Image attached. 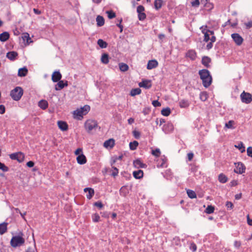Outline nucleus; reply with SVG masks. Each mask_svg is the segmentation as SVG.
Wrapping results in <instances>:
<instances>
[{
	"label": "nucleus",
	"instance_id": "f257e3e1",
	"mask_svg": "<svg viewBox=\"0 0 252 252\" xmlns=\"http://www.w3.org/2000/svg\"><path fill=\"white\" fill-rule=\"evenodd\" d=\"M198 74L203 86L206 88H208L212 82V77L209 70L206 69H201L199 71Z\"/></svg>",
	"mask_w": 252,
	"mask_h": 252
},
{
	"label": "nucleus",
	"instance_id": "f03ea898",
	"mask_svg": "<svg viewBox=\"0 0 252 252\" xmlns=\"http://www.w3.org/2000/svg\"><path fill=\"white\" fill-rule=\"evenodd\" d=\"M25 243L24 234L22 232H20L18 235L13 236L10 242L11 246L14 248L24 245Z\"/></svg>",
	"mask_w": 252,
	"mask_h": 252
},
{
	"label": "nucleus",
	"instance_id": "7ed1b4c3",
	"mask_svg": "<svg viewBox=\"0 0 252 252\" xmlns=\"http://www.w3.org/2000/svg\"><path fill=\"white\" fill-rule=\"evenodd\" d=\"M90 110V107L89 105H86L84 107L78 109L73 112L74 118L81 120L84 115L87 114Z\"/></svg>",
	"mask_w": 252,
	"mask_h": 252
},
{
	"label": "nucleus",
	"instance_id": "20e7f679",
	"mask_svg": "<svg viewBox=\"0 0 252 252\" xmlns=\"http://www.w3.org/2000/svg\"><path fill=\"white\" fill-rule=\"evenodd\" d=\"M23 93V90L21 87H16L11 91L10 95L14 100L18 101L22 96Z\"/></svg>",
	"mask_w": 252,
	"mask_h": 252
},
{
	"label": "nucleus",
	"instance_id": "39448f33",
	"mask_svg": "<svg viewBox=\"0 0 252 252\" xmlns=\"http://www.w3.org/2000/svg\"><path fill=\"white\" fill-rule=\"evenodd\" d=\"M97 126V122L92 119L87 120L84 124L85 128L88 133H91L93 130L95 129Z\"/></svg>",
	"mask_w": 252,
	"mask_h": 252
},
{
	"label": "nucleus",
	"instance_id": "423d86ee",
	"mask_svg": "<svg viewBox=\"0 0 252 252\" xmlns=\"http://www.w3.org/2000/svg\"><path fill=\"white\" fill-rule=\"evenodd\" d=\"M202 32L204 34V41L208 42L210 40L211 37L215 36L214 32L207 29V26H202L200 28Z\"/></svg>",
	"mask_w": 252,
	"mask_h": 252
},
{
	"label": "nucleus",
	"instance_id": "0eeeda50",
	"mask_svg": "<svg viewBox=\"0 0 252 252\" xmlns=\"http://www.w3.org/2000/svg\"><path fill=\"white\" fill-rule=\"evenodd\" d=\"M145 10L144 7L142 5H139L137 7V12L138 13V18L140 21H143L146 18V15L144 12Z\"/></svg>",
	"mask_w": 252,
	"mask_h": 252
},
{
	"label": "nucleus",
	"instance_id": "6e6552de",
	"mask_svg": "<svg viewBox=\"0 0 252 252\" xmlns=\"http://www.w3.org/2000/svg\"><path fill=\"white\" fill-rule=\"evenodd\" d=\"M240 96L242 101L244 103L248 104L251 102V101H252V97L250 93H245V92H243L241 94Z\"/></svg>",
	"mask_w": 252,
	"mask_h": 252
},
{
	"label": "nucleus",
	"instance_id": "1a4fd4ad",
	"mask_svg": "<svg viewBox=\"0 0 252 252\" xmlns=\"http://www.w3.org/2000/svg\"><path fill=\"white\" fill-rule=\"evenodd\" d=\"M231 37L235 44L238 46L241 45L244 41L242 37L239 34L237 33L232 34Z\"/></svg>",
	"mask_w": 252,
	"mask_h": 252
},
{
	"label": "nucleus",
	"instance_id": "9d476101",
	"mask_svg": "<svg viewBox=\"0 0 252 252\" xmlns=\"http://www.w3.org/2000/svg\"><path fill=\"white\" fill-rule=\"evenodd\" d=\"M138 85L141 88L149 89L152 87V81L150 80L144 79L139 83Z\"/></svg>",
	"mask_w": 252,
	"mask_h": 252
},
{
	"label": "nucleus",
	"instance_id": "9b49d317",
	"mask_svg": "<svg viewBox=\"0 0 252 252\" xmlns=\"http://www.w3.org/2000/svg\"><path fill=\"white\" fill-rule=\"evenodd\" d=\"M186 57L191 61H194L197 58V53L194 50H189L186 53Z\"/></svg>",
	"mask_w": 252,
	"mask_h": 252
},
{
	"label": "nucleus",
	"instance_id": "f8f14e48",
	"mask_svg": "<svg viewBox=\"0 0 252 252\" xmlns=\"http://www.w3.org/2000/svg\"><path fill=\"white\" fill-rule=\"evenodd\" d=\"M115 144V140L113 138L105 141L103 143V146L107 149H112Z\"/></svg>",
	"mask_w": 252,
	"mask_h": 252
},
{
	"label": "nucleus",
	"instance_id": "ddd939ff",
	"mask_svg": "<svg viewBox=\"0 0 252 252\" xmlns=\"http://www.w3.org/2000/svg\"><path fill=\"white\" fill-rule=\"evenodd\" d=\"M246 167L245 165L241 163H238L234 169V172L238 174H242L245 172Z\"/></svg>",
	"mask_w": 252,
	"mask_h": 252
},
{
	"label": "nucleus",
	"instance_id": "4468645a",
	"mask_svg": "<svg viewBox=\"0 0 252 252\" xmlns=\"http://www.w3.org/2000/svg\"><path fill=\"white\" fill-rule=\"evenodd\" d=\"M158 62L156 60H150L148 62L147 68L148 69H152L157 67L158 66Z\"/></svg>",
	"mask_w": 252,
	"mask_h": 252
},
{
	"label": "nucleus",
	"instance_id": "2eb2a0df",
	"mask_svg": "<svg viewBox=\"0 0 252 252\" xmlns=\"http://www.w3.org/2000/svg\"><path fill=\"white\" fill-rule=\"evenodd\" d=\"M62 74L59 71H55L52 74V80L54 82H57L61 80V79L62 78Z\"/></svg>",
	"mask_w": 252,
	"mask_h": 252
},
{
	"label": "nucleus",
	"instance_id": "dca6fc26",
	"mask_svg": "<svg viewBox=\"0 0 252 252\" xmlns=\"http://www.w3.org/2000/svg\"><path fill=\"white\" fill-rule=\"evenodd\" d=\"M133 164L134 166L137 168H145L147 167V165L145 163H143L141 161V160H140L139 159L134 160Z\"/></svg>",
	"mask_w": 252,
	"mask_h": 252
},
{
	"label": "nucleus",
	"instance_id": "f3484780",
	"mask_svg": "<svg viewBox=\"0 0 252 252\" xmlns=\"http://www.w3.org/2000/svg\"><path fill=\"white\" fill-rule=\"evenodd\" d=\"M59 128L62 131H66L68 129V125L64 121H59L57 123Z\"/></svg>",
	"mask_w": 252,
	"mask_h": 252
},
{
	"label": "nucleus",
	"instance_id": "a211bd4d",
	"mask_svg": "<svg viewBox=\"0 0 252 252\" xmlns=\"http://www.w3.org/2000/svg\"><path fill=\"white\" fill-rule=\"evenodd\" d=\"M77 163L79 164H84L87 162V158L85 156L82 154L78 156L76 158Z\"/></svg>",
	"mask_w": 252,
	"mask_h": 252
},
{
	"label": "nucleus",
	"instance_id": "6ab92c4d",
	"mask_svg": "<svg viewBox=\"0 0 252 252\" xmlns=\"http://www.w3.org/2000/svg\"><path fill=\"white\" fill-rule=\"evenodd\" d=\"M84 191L86 192H88V193L86 194V197L88 199H91L93 196L94 195V189L92 188H85Z\"/></svg>",
	"mask_w": 252,
	"mask_h": 252
},
{
	"label": "nucleus",
	"instance_id": "aec40b11",
	"mask_svg": "<svg viewBox=\"0 0 252 252\" xmlns=\"http://www.w3.org/2000/svg\"><path fill=\"white\" fill-rule=\"evenodd\" d=\"M211 62V59L207 56H204L202 58L201 63L207 68L210 67V63Z\"/></svg>",
	"mask_w": 252,
	"mask_h": 252
},
{
	"label": "nucleus",
	"instance_id": "412c9836",
	"mask_svg": "<svg viewBox=\"0 0 252 252\" xmlns=\"http://www.w3.org/2000/svg\"><path fill=\"white\" fill-rule=\"evenodd\" d=\"M67 85L68 83L67 81H65V83H64L63 81L60 80L56 85L55 89L56 90H60L63 89L64 87L67 86Z\"/></svg>",
	"mask_w": 252,
	"mask_h": 252
},
{
	"label": "nucleus",
	"instance_id": "4be33fe9",
	"mask_svg": "<svg viewBox=\"0 0 252 252\" xmlns=\"http://www.w3.org/2000/svg\"><path fill=\"white\" fill-rule=\"evenodd\" d=\"M18 56V53L15 51L8 52L6 54V57L11 61H14Z\"/></svg>",
	"mask_w": 252,
	"mask_h": 252
},
{
	"label": "nucleus",
	"instance_id": "5701e85b",
	"mask_svg": "<svg viewBox=\"0 0 252 252\" xmlns=\"http://www.w3.org/2000/svg\"><path fill=\"white\" fill-rule=\"evenodd\" d=\"M28 70L26 67L21 68L18 70V75L20 77H24L27 75Z\"/></svg>",
	"mask_w": 252,
	"mask_h": 252
},
{
	"label": "nucleus",
	"instance_id": "b1692460",
	"mask_svg": "<svg viewBox=\"0 0 252 252\" xmlns=\"http://www.w3.org/2000/svg\"><path fill=\"white\" fill-rule=\"evenodd\" d=\"M7 222H3L0 224V234L2 235L5 233L7 230Z\"/></svg>",
	"mask_w": 252,
	"mask_h": 252
},
{
	"label": "nucleus",
	"instance_id": "393cba45",
	"mask_svg": "<svg viewBox=\"0 0 252 252\" xmlns=\"http://www.w3.org/2000/svg\"><path fill=\"white\" fill-rule=\"evenodd\" d=\"M38 106L43 110H45L48 107V103L45 100H41L38 102Z\"/></svg>",
	"mask_w": 252,
	"mask_h": 252
},
{
	"label": "nucleus",
	"instance_id": "a878e982",
	"mask_svg": "<svg viewBox=\"0 0 252 252\" xmlns=\"http://www.w3.org/2000/svg\"><path fill=\"white\" fill-rule=\"evenodd\" d=\"M9 38V34L8 32H5L0 34V40L5 42Z\"/></svg>",
	"mask_w": 252,
	"mask_h": 252
},
{
	"label": "nucleus",
	"instance_id": "bb28decb",
	"mask_svg": "<svg viewBox=\"0 0 252 252\" xmlns=\"http://www.w3.org/2000/svg\"><path fill=\"white\" fill-rule=\"evenodd\" d=\"M96 21L98 27H101L104 24V19L101 16H97L96 19Z\"/></svg>",
	"mask_w": 252,
	"mask_h": 252
},
{
	"label": "nucleus",
	"instance_id": "cd10ccee",
	"mask_svg": "<svg viewBox=\"0 0 252 252\" xmlns=\"http://www.w3.org/2000/svg\"><path fill=\"white\" fill-rule=\"evenodd\" d=\"M133 177L136 179H141L143 176V172L142 170H138L133 172Z\"/></svg>",
	"mask_w": 252,
	"mask_h": 252
},
{
	"label": "nucleus",
	"instance_id": "c85d7f7f",
	"mask_svg": "<svg viewBox=\"0 0 252 252\" xmlns=\"http://www.w3.org/2000/svg\"><path fill=\"white\" fill-rule=\"evenodd\" d=\"M22 38L24 41H26L27 44H29L32 42L30 35L28 33L25 32L22 34Z\"/></svg>",
	"mask_w": 252,
	"mask_h": 252
},
{
	"label": "nucleus",
	"instance_id": "c756f323",
	"mask_svg": "<svg viewBox=\"0 0 252 252\" xmlns=\"http://www.w3.org/2000/svg\"><path fill=\"white\" fill-rule=\"evenodd\" d=\"M163 0H155L154 6L156 10H158L162 6Z\"/></svg>",
	"mask_w": 252,
	"mask_h": 252
},
{
	"label": "nucleus",
	"instance_id": "7c9ffc66",
	"mask_svg": "<svg viewBox=\"0 0 252 252\" xmlns=\"http://www.w3.org/2000/svg\"><path fill=\"white\" fill-rule=\"evenodd\" d=\"M218 180L221 183H225L228 180L227 177L223 173H221L219 175Z\"/></svg>",
	"mask_w": 252,
	"mask_h": 252
},
{
	"label": "nucleus",
	"instance_id": "2f4dec72",
	"mask_svg": "<svg viewBox=\"0 0 252 252\" xmlns=\"http://www.w3.org/2000/svg\"><path fill=\"white\" fill-rule=\"evenodd\" d=\"M179 105L181 108H187L189 106V102L187 100L182 99L180 101Z\"/></svg>",
	"mask_w": 252,
	"mask_h": 252
},
{
	"label": "nucleus",
	"instance_id": "473e14b6",
	"mask_svg": "<svg viewBox=\"0 0 252 252\" xmlns=\"http://www.w3.org/2000/svg\"><path fill=\"white\" fill-rule=\"evenodd\" d=\"M216 40V37L215 36H212L210 38V42L208 43L206 46L207 50H210L213 47V43Z\"/></svg>",
	"mask_w": 252,
	"mask_h": 252
},
{
	"label": "nucleus",
	"instance_id": "72a5a7b5",
	"mask_svg": "<svg viewBox=\"0 0 252 252\" xmlns=\"http://www.w3.org/2000/svg\"><path fill=\"white\" fill-rule=\"evenodd\" d=\"M101 62L104 64H107L109 63V56L107 54L104 53L102 55Z\"/></svg>",
	"mask_w": 252,
	"mask_h": 252
},
{
	"label": "nucleus",
	"instance_id": "f704fd0d",
	"mask_svg": "<svg viewBox=\"0 0 252 252\" xmlns=\"http://www.w3.org/2000/svg\"><path fill=\"white\" fill-rule=\"evenodd\" d=\"M199 97L202 101H205L208 99V94L206 92H202L200 94Z\"/></svg>",
	"mask_w": 252,
	"mask_h": 252
},
{
	"label": "nucleus",
	"instance_id": "c9c22d12",
	"mask_svg": "<svg viewBox=\"0 0 252 252\" xmlns=\"http://www.w3.org/2000/svg\"><path fill=\"white\" fill-rule=\"evenodd\" d=\"M151 154L153 156H155V157L158 158V157H159V156L161 154V152H160V150L159 149L156 148V149L152 150Z\"/></svg>",
	"mask_w": 252,
	"mask_h": 252
},
{
	"label": "nucleus",
	"instance_id": "e433bc0d",
	"mask_svg": "<svg viewBox=\"0 0 252 252\" xmlns=\"http://www.w3.org/2000/svg\"><path fill=\"white\" fill-rule=\"evenodd\" d=\"M97 44L101 48H105L107 47L108 45L107 42L101 39H99L97 40Z\"/></svg>",
	"mask_w": 252,
	"mask_h": 252
},
{
	"label": "nucleus",
	"instance_id": "4c0bfd02",
	"mask_svg": "<svg viewBox=\"0 0 252 252\" xmlns=\"http://www.w3.org/2000/svg\"><path fill=\"white\" fill-rule=\"evenodd\" d=\"M187 193L188 196L191 199L196 198V194L195 191L191 189H188L187 190Z\"/></svg>",
	"mask_w": 252,
	"mask_h": 252
},
{
	"label": "nucleus",
	"instance_id": "58836bf2",
	"mask_svg": "<svg viewBox=\"0 0 252 252\" xmlns=\"http://www.w3.org/2000/svg\"><path fill=\"white\" fill-rule=\"evenodd\" d=\"M119 68L121 71L125 72L128 70L129 67L127 64L125 63H119Z\"/></svg>",
	"mask_w": 252,
	"mask_h": 252
},
{
	"label": "nucleus",
	"instance_id": "ea45409f",
	"mask_svg": "<svg viewBox=\"0 0 252 252\" xmlns=\"http://www.w3.org/2000/svg\"><path fill=\"white\" fill-rule=\"evenodd\" d=\"M141 93V90L139 88H135L133 89L130 91V95L131 96H135L136 95H138L140 94Z\"/></svg>",
	"mask_w": 252,
	"mask_h": 252
},
{
	"label": "nucleus",
	"instance_id": "a19ab883",
	"mask_svg": "<svg viewBox=\"0 0 252 252\" xmlns=\"http://www.w3.org/2000/svg\"><path fill=\"white\" fill-rule=\"evenodd\" d=\"M161 113L163 116H168L171 113L170 109L168 107L163 108L161 110Z\"/></svg>",
	"mask_w": 252,
	"mask_h": 252
},
{
	"label": "nucleus",
	"instance_id": "79ce46f5",
	"mask_svg": "<svg viewBox=\"0 0 252 252\" xmlns=\"http://www.w3.org/2000/svg\"><path fill=\"white\" fill-rule=\"evenodd\" d=\"M235 124V122L233 120H230L226 123L225 125V127L229 129H233L234 127L233 126V125Z\"/></svg>",
	"mask_w": 252,
	"mask_h": 252
},
{
	"label": "nucleus",
	"instance_id": "37998d69",
	"mask_svg": "<svg viewBox=\"0 0 252 252\" xmlns=\"http://www.w3.org/2000/svg\"><path fill=\"white\" fill-rule=\"evenodd\" d=\"M129 148L131 150H135L138 146V142L136 141H134L132 142L129 143Z\"/></svg>",
	"mask_w": 252,
	"mask_h": 252
},
{
	"label": "nucleus",
	"instance_id": "c03bdc74",
	"mask_svg": "<svg viewBox=\"0 0 252 252\" xmlns=\"http://www.w3.org/2000/svg\"><path fill=\"white\" fill-rule=\"evenodd\" d=\"M235 147L238 148L241 153H243L245 151V147L242 142H240L237 145H235Z\"/></svg>",
	"mask_w": 252,
	"mask_h": 252
},
{
	"label": "nucleus",
	"instance_id": "a18cd8bd",
	"mask_svg": "<svg viewBox=\"0 0 252 252\" xmlns=\"http://www.w3.org/2000/svg\"><path fill=\"white\" fill-rule=\"evenodd\" d=\"M25 158V155L22 152H18L17 153V160L21 162L24 161Z\"/></svg>",
	"mask_w": 252,
	"mask_h": 252
},
{
	"label": "nucleus",
	"instance_id": "49530a36",
	"mask_svg": "<svg viewBox=\"0 0 252 252\" xmlns=\"http://www.w3.org/2000/svg\"><path fill=\"white\" fill-rule=\"evenodd\" d=\"M214 207L212 205H208L205 210V212L207 214H210L213 213L214 212Z\"/></svg>",
	"mask_w": 252,
	"mask_h": 252
},
{
	"label": "nucleus",
	"instance_id": "de8ad7c7",
	"mask_svg": "<svg viewBox=\"0 0 252 252\" xmlns=\"http://www.w3.org/2000/svg\"><path fill=\"white\" fill-rule=\"evenodd\" d=\"M160 161H161V163L160 164L159 166L161 167H165L166 166L165 164H166V162L167 161V159L164 156H163L161 158L159 162H160Z\"/></svg>",
	"mask_w": 252,
	"mask_h": 252
},
{
	"label": "nucleus",
	"instance_id": "09e8293b",
	"mask_svg": "<svg viewBox=\"0 0 252 252\" xmlns=\"http://www.w3.org/2000/svg\"><path fill=\"white\" fill-rule=\"evenodd\" d=\"M106 13L109 19H111L116 17V14L112 10L107 11Z\"/></svg>",
	"mask_w": 252,
	"mask_h": 252
},
{
	"label": "nucleus",
	"instance_id": "8fccbe9b",
	"mask_svg": "<svg viewBox=\"0 0 252 252\" xmlns=\"http://www.w3.org/2000/svg\"><path fill=\"white\" fill-rule=\"evenodd\" d=\"M119 173V170L115 167H112L111 175L113 177H116Z\"/></svg>",
	"mask_w": 252,
	"mask_h": 252
},
{
	"label": "nucleus",
	"instance_id": "3c124183",
	"mask_svg": "<svg viewBox=\"0 0 252 252\" xmlns=\"http://www.w3.org/2000/svg\"><path fill=\"white\" fill-rule=\"evenodd\" d=\"M0 169L3 172H7L9 170L8 167L1 162H0Z\"/></svg>",
	"mask_w": 252,
	"mask_h": 252
},
{
	"label": "nucleus",
	"instance_id": "603ef678",
	"mask_svg": "<svg viewBox=\"0 0 252 252\" xmlns=\"http://www.w3.org/2000/svg\"><path fill=\"white\" fill-rule=\"evenodd\" d=\"M92 219L94 222H98L99 220L100 217L98 214H94L92 216Z\"/></svg>",
	"mask_w": 252,
	"mask_h": 252
},
{
	"label": "nucleus",
	"instance_id": "864d4df0",
	"mask_svg": "<svg viewBox=\"0 0 252 252\" xmlns=\"http://www.w3.org/2000/svg\"><path fill=\"white\" fill-rule=\"evenodd\" d=\"M189 249L190 250H191L192 252H194L197 250V246L194 243H191L190 244Z\"/></svg>",
	"mask_w": 252,
	"mask_h": 252
},
{
	"label": "nucleus",
	"instance_id": "5fc2aeb1",
	"mask_svg": "<svg viewBox=\"0 0 252 252\" xmlns=\"http://www.w3.org/2000/svg\"><path fill=\"white\" fill-rule=\"evenodd\" d=\"M241 246V242L240 241H235L234 242V246L236 249H239Z\"/></svg>",
	"mask_w": 252,
	"mask_h": 252
},
{
	"label": "nucleus",
	"instance_id": "6e6d98bb",
	"mask_svg": "<svg viewBox=\"0 0 252 252\" xmlns=\"http://www.w3.org/2000/svg\"><path fill=\"white\" fill-rule=\"evenodd\" d=\"M132 133H133V135L134 137L135 138H136V139L139 138L140 136V132H139L138 131H137V130H134V131H133Z\"/></svg>",
	"mask_w": 252,
	"mask_h": 252
},
{
	"label": "nucleus",
	"instance_id": "4d7b16f0",
	"mask_svg": "<svg viewBox=\"0 0 252 252\" xmlns=\"http://www.w3.org/2000/svg\"><path fill=\"white\" fill-rule=\"evenodd\" d=\"M247 152L248 156L252 158V147H248L247 148Z\"/></svg>",
	"mask_w": 252,
	"mask_h": 252
},
{
	"label": "nucleus",
	"instance_id": "13d9d810",
	"mask_svg": "<svg viewBox=\"0 0 252 252\" xmlns=\"http://www.w3.org/2000/svg\"><path fill=\"white\" fill-rule=\"evenodd\" d=\"M191 5L192 6L197 7L199 5V0H194L191 2Z\"/></svg>",
	"mask_w": 252,
	"mask_h": 252
},
{
	"label": "nucleus",
	"instance_id": "bf43d9fd",
	"mask_svg": "<svg viewBox=\"0 0 252 252\" xmlns=\"http://www.w3.org/2000/svg\"><path fill=\"white\" fill-rule=\"evenodd\" d=\"M152 104L155 107H158L161 106V103L158 100L153 101Z\"/></svg>",
	"mask_w": 252,
	"mask_h": 252
},
{
	"label": "nucleus",
	"instance_id": "052dcab7",
	"mask_svg": "<svg viewBox=\"0 0 252 252\" xmlns=\"http://www.w3.org/2000/svg\"><path fill=\"white\" fill-rule=\"evenodd\" d=\"M9 157L11 159L17 160V153H13L10 155Z\"/></svg>",
	"mask_w": 252,
	"mask_h": 252
},
{
	"label": "nucleus",
	"instance_id": "680f3d73",
	"mask_svg": "<svg viewBox=\"0 0 252 252\" xmlns=\"http://www.w3.org/2000/svg\"><path fill=\"white\" fill-rule=\"evenodd\" d=\"M5 112V108L3 105H0V114H3Z\"/></svg>",
	"mask_w": 252,
	"mask_h": 252
},
{
	"label": "nucleus",
	"instance_id": "e2e57ef3",
	"mask_svg": "<svg viewBox=\"0 0 252 252\" xmlns=\"http://www.w3.org/2000/svg\"><path fill=\"white\" fill-rule=\"evenodd\" d=\"M226 206L227 208L232 209L233 207V204L230 201H227L226 203Z\"/></svg>",
	"mask_w": 252,
	"mask_h": 252
},
{
	"label": "nucleus",
	"instance_id": "0e129e2a",
	"mask_svg": "<svg viewBox=\"0 0 252 252\" xmlns=\"http://www.w3.org/2000/svg\"><path fill=\"white\" fill-rule=\"evenodd\" d=\"M122 21H123V20L121 18L119 20V23L117 24V26L120 29L121 32H123V26L121 25V23H122Z\"/></svg>",
	"mask_w": 252,
	"mask_h": 252
},
{
	"label": "nucleus",
	"instance_id": "69168bd1",
	"mask_svg": "<svg viewBox=\"0 0 252 252\" xmlns=\"http://www.w3.org/2000/svg\"><path fill=\"white\" fill-rule=\"evenodd\" d=\"M94 205L99 208L103 207V205L101 202H96L94 203Z\"/></svg>",
	"mask_w": 252,
	"mask_h": 252
},
{
	"label": "nucleus",
	"instance_id": "338daca9",
	"mask_svg": "<svg viewBox=\"0 0 252 252\" xmlns=\"http://www.w3.org/2000/svg\"><path fill=\"white\" fill-rule=\"evenodd\" d=\"M194 155L192 153H189L188 154V158L189 161H191L193 158Z\"/></svg>",
	"mask_w": 252,
	"mask_h": 252
},
{
	"label": "nucleus",
	"instance_id": "774afa93",
	"mask_svg": "<svg viewBox=\"0 0 252 252\" xmlns=\"http://www.w3.org/2000/svg\"><path fill=\"white\" fill-rule=\"evenodd\" d=\"M247 222L249 225H252V219H251L249 215L247 216Z\"/></svg>",
	"mask_w": 252,
	"mask_h": 252
}]
</instances>
